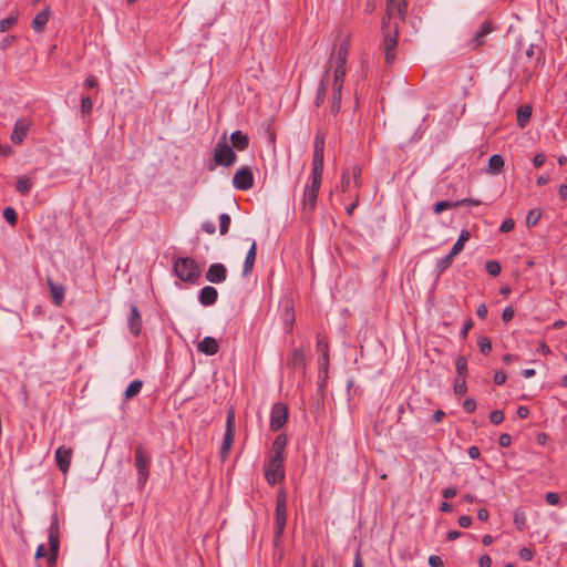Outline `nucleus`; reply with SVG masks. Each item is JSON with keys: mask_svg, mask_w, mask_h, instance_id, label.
<instances>
[{"mask_svg": "<svg viewBox=\"0 0 567 567\" xmlns=\"http://www.w3.org/2000/svg\"><path fill=\"white\" fill-rule=\"evenodd\" d=\"M202 229H203L205 233L209 234V235H213V234H215V231H216L215 224H214L213 221H210V220H206V221H204V223L202 224Z\"/></svg>", "mask_w": 567, "mask_h": 567, "instance_id": "obj_62", "label": "nucleus"}, {"mask_svg": "<svg viewBox=\"0 0 567 567\" xmlns=\"http://www.w3.org/2000/svg\"><path fill=\"white\" fill-rule=\"evenodd\" d=\"M16 39H17L16 35H8V37L3 38L0 42V49L7 50L16 41Z\"/></svg>", "mask_w": 567, "mask_h": 567, "instance_id": "obj_59", "label": "nucleus"}, {"mask_svg": "<svg viewBox=\"0 0 567 567\" xmlns=\"http://www.w3.org/2000/svg\"><path fill=\"white\" fill-rule=\"evenodd\" d=\"M486 271L493 276L496 277L501 274L502 267L501 264L496 260H489L485 265Z\"/></svg>", "mask_w": 567, "mask_h": 567, "instance_id": "obj_45", "label": "nucleus"}, {"mask_svg": "<svg viewBox=\"0 0 567 567\" xmlns=\"http://www.w3.org/2000/svg\"><path fill=\"white\" fill-rule=\"evenodd\" d=\"M231 142L233 150L236 148L238 151H245L249 146V137L247 134L241 131H235L230 134L229 137Z\"/></svg>", "mask_w": 567, "mask_h": 567, "instance_id": "obj_26", "label": "nucleus"}, {"mask_svg": "<svg viewBox=\"0 0 567 567\" xmlns=\"http://www.w3.org/2000/svg\"><path fill=\"white\" fill-rule=\"evenodd\" d=\"M456 204H457V207H461V206H478L482 203H481V200H477V199L464 198L461 200H456Z\"/></svg>", "mask_w": 567, "mask_h": 567, "instance_id": "obj_56", "label": "nucleus"}, {"mask_svg": "<svg viewBox=\"0 0 567 567\" xmlns=\"http://www.w3.org/2000/svg\"><path fill=\"white\" fill-rule=\"evenodd\" d=\"M386 1V10L383 19L386 21H395V6L399 0H385Z\"/></svg>", "mask_w": 567, "mask_h": 567, "instance_id": "obj_41", "label": "nucleus"}, {"mask_svg": "<svg viewBox=\"0 0 567 567\" xmlns=\"http://www.w3.org/2000/svg\"><path fill=\"white\" fill-rule=\"evenodd\" d=\"M532 116L530 106H520L517 111V123L519 127H525Z\"/></svg>", "mask_w": 567, "mask_h": 567, "instance_id": "obj_33", "label": "nucleus"}, {"mask_svg": "<svg viewBox=\"0 0 567 567\" xmlns=\"http://www.w3.org/2000/svg\"><path fill=\"white\" fill-rule=\"evenodd\" d=\"M326 134L318 131L313 143L312 172L323 173Z\"/></svg>", "mask_w": 567, "mask_h": 567, "instance_id": "obj_11", "label": "nucleus"}, {"mask_svg": "<svg viewBox=\"0 0 567 567\" xmlns=\"http://www.w3.org/2000/svg\"><path fill=\"white\" fill-rule=\"evenodd\" d=\"M441 493L444 498L450 499L457 495V489L455 487H446Z\"/></svg>", "mask_w": 567, "mask_h": 567, "instance_id": "obj_64", "label": "nucleus"}, {"mask_svg": "<svg viewBox=\"0 0 567 567\" xmlns=\"http://www.w3.org/2000/svg\"><path fill=\"white\" fill-rule=\"evenodd\" d=\"M142 388H143V381L134 380L126 388L125 398L128 400V399L136 396L141 392Z\"/></svg>", "mask_w": 567, "mask_h": 567, "instance_id": "obj_34", "label": "nucleus"}, {"mask_svg": "<svg viewBox=\"0 0 567 567\" xmlns=\"http://www.w3.org/2000/svg\"><path fill=\"white\" fill-rule=\"evenodd\" d=\"M455 255H452L450 251L445 257L441 258L436 262L435 271L437 272V276H441L453 262V259L455 258Z\"/></svg>", "mask_w": 567, "mask_h": 567, "instance_id": "obj_32", "label": "nucleus"}, {"mask_svg": "<svg viewBox=\"0 0 567 567\" xmlns=\"http://www.w3.org/2000/svg\"><path fill=\"white\" fill-rule=\"evenodd\" d=\"M519 557L525 560V561H529L533 559L534 557V554L532 551V549L527 548V547H524L519 550Z\"/></svg>", "mask_w": 567, "mask_h": 567, "instance_id": "obj_60", "label": "nucleus"}, {"mask_svg": "<svg viewBox=\"0 0 567 567\" xmlns=\"http://www.w3.org/2000/svg\"><path fill=\"white\" fill-rule=\"evenodd\" d=\"M231 218L228 214L223 213L219 215V233L226 235L229 230Z\"/></svg>", "mask_w": 567, "mask_h": 567, "instance_id": "obj_40", "label": "nucleus"}, {"mask_svg": "<svg viewBox=\"0 0 567 567\" xmlns=\"http://www.w3.org/2000/svg\"><path fill=\"white\" fill-rule=\"evenodd\" d=\"M457 207V204L456 202H450V200H442V202H437L434 207H433V212L439 215L441 214L442 212H444L445 209H450V208H455Z\"/></svg>", "mask_w": 567, "mask_h": 567, "instance_id": "obj_42", "label": "nucleus"}, {"mask_svg": "<svg viewBox=\"0 0 567 567\" xmlns=\"http://www.w3.org/2000/svg\"><path fill=\"white\" fill-rule=\"evenodd\" d=\"M349 187H350V173L348 171H346L342 174V178H341V190L343 193H346L349 190Z\"/></svg>", "mask_w": 567, "mask_h": 567, "instance_id": "obj_57", "label": "nucleus"}, {"mask_svg": "<svg viewBox=\"0 0 567 567\" xmlns=\"http://www.w3.org/2000/svg\"><path fill=\"white\" fill-rule=\"evenodd\" d=\"M173 270L176 277L184 282L195 284L202 271L198 262L190 257H179L174 261Z\"/></svg>", "mask_w": 567, "mask_h": 567, "instance_id": "obj_3", "label": "nucleus"}, {"mask_svg": "<svg viewBox=\"0 0 567 567\" xmlns=\"http://www.w3.org/2000/svg\"><path fill=\"white\" fill-rule=\"evenodd\" d=\"M288 442L286 434H279L272 442L270 453L268 456L285 460V449Z\"/></svg>", "mask_w": 567, "mask_h": 567, "instance_id": "obj_18", "label": "nucleus"}, {"mask_svg": "<svg viewBox=\"0 0 567 567\" xmlns=\"http://www.w3.org/2000/svg\"><path fill=\"white\" fill-rule=\"evenodd\" d=\"M48 539H49V558L48 563L51 566L55 565L59 555L60 548V527H59V518L58 515L54 514L51 517V524L48 529Z\"/></svg>", "mask_w": 567, "mask_h": 567, "instance_id": "obj_8", "label": "nucleus"}, {"mask_svg": "<svg viewBox=\"0 0 567 567\" xmlns=\"http://www.w3.org/2000/svg\"><path fill=\"white\" fill-rule=\"evenodd\" d=\"M542 217V210L538 208L530 209L526 216V225L528 227H534Z\"/></svg>", "mask_w": 567, "mask_h": 567, "instance_id": "obj_38", "label": "nucleus"}, {"mask_svg": "<svg viewBox=\"0 0 567 567\" xmlns=\"http://www.w3.org/2000/svg\"><path fill=\"white\" fill-rule=\"evenodd\" d=\"M429 565L431 567H444L443 559L437 555H432L429 557Z\"/></svg>", "mask_w": 567, "mask_h": 567, "instance_id": "obj_58", "label": "nucleus"}, {"mask_svg": "<svg viewBox=\"0 0 567 567\" xmlns=\"http://www.w3.org/2000/svg\"><path fill=\"white\" fill-rule=\"evenodd\" d=\"M321 178L322 173L311 172V184L305 187L302 196V210L306 213H311L316 208Z\"/></svg>", "mask_w": 567, "mask_h": 567, "instance_id": "obj_5", "label": "nucleus"}, {"mask_svg": "<svg viewBox=\"0 0 567 567\" xmlns=\"http://www.w3.org/2000/svg\"><path fill=\"white\" fill-rule=\"evenodd\" d=\"M514 227H515V221H514V219H512V218H507V219H505V220L501 224V226H499V231H501V233H509V231H512V230L514 229Z\"/></svg>", "mask_w": 567, "mask_h": 567, "instance_id": "obj_51", "label": "nucleus"}, {"mask_svg": "<svg viewBox=\"0 0 567 567\" xmlns=\"http://www.w3.org/2000/svg\"><path fill=\"white\" fill-rule=\"evenodd\" d=\"M29 131V123L24 120H18L14 124L13 132L11 134V141L14 144H20L25 138Z\"/></svg>", "mask_w": 567, "mask_h": 567, "instance_id": "obj_22", "label": "nucleus"}, {"mask_svg": "<svg viewBox=\"0 0 567 567\" xmlns=\"http://www.w3.org/2000/svg\"><path fill=\"white\" fill-rule=\"evenodd\" d=\"M284 321H285L286 330L288 332H290L292 330L293 322H295V313H293V308L289 305H287L285 308Z\"/></svg>", "mask_w": 567, "mask_h": 567, "instance_id": "obj_35", "label": "nucleus"}, {"mask_svg": "<svg viewBox=\"0 0 567 567\" xmlns=\"http://www.w3.org/2000/svg\"><path fill=\"white\" fill-rule=\"evenodd\" d=\"M476 401L472 398H467L464 402H463V409L467 412V413H473L475 410H476Z\"/></svg>", "mask_w": 567, "mask_h": 567, "instance_id": "obj_54", "label": "nucleus"}, {"mask_svg": "<svg viewBox=\"0 0 567 567\" xmlns=\"http://www.w3.org/2000/svg\"><path fill=\"white\" fill-rule=\"evenodd\" d=\"M514 524L518 530H523L525 528V515L523 513H515Z\"/></svg>", "mask_w": 567, "mask_h": 567, "instance_id": "obj_53", "label": "nucleus"}, {"mask_svg": "<svg viewBox=\"0 0 567 567\" xmlns=\"http://www.w3.org/2000/svg\"><path fill=\"white\" fill-rule=\"evenodd\" d=\"M467 391L466 380L463 377H457L454 384V392L456 395H463Z\"/></svg>", "mask_w": 567, "mask_h": 567, "instance_id": "obj_44", "label": "nucleus"}, {"mask_svg": "<svg viewBox=\"0 0 567 567\" xmlns=\"http://www.w3.org/2000/svg\"><path fill=\"white\" fill-rule=\"evenodd\" d=\"M205 278L212 284H221L227 278V269L220 262L212 264L206 271Z\"/></svg>", "mask_w": 567, "mask_h": 567, "instance_id": "obj_14", "label": "nucleus"}, {"mask_svg": "<svg viewBox=\"0 0 567 567\" xmlns=\"http://www.w3.org/2000/svg\"><path fill=\"white\" fill-rule=\"evenodd\" d=\"M288 421V408L284 403H275L270 413L271 431H279Z\"/></svg>", "mask_w": 567, "mask_h": 567, "instance_id": "obj_12", "label": "nucleus"}, {"mask_svg": "<svg viewBox=\"0 0 567 567\" xmlns=\"http://www.w3.org/2000/svg\"><path fill=\"white\" fill-rule=\"evenodd\" d=\"M50 16H51V11H50V8L47 7L44 8L41 12H39L32 20L31 22V27L32 29L38 32V33H41L44 31L45 29V25L50 19Z\"/></svg>", "mask_w": 567, "mask_h": 567, "instance_id": "obj_25", "label": "nucleus"}, {"mask_svg": "<svg viewBox=\"0 0 567 567\" xmlns=\"http://www.w3.org/2000/svg\"><path fill=\"white\" fill-rule=\"evenodd\" d=\"M504 167V158L499 154H494L488 159V173L498 174Z\"/></svg>", "mask_w": 567, "mask_h": 567, "instance_id": "obj_30", "label": "nucleus"}, {"mask_svg": "<svg viewBox=\"0 0 567 567\" xmlns=\"http://www.w3.org/2000/svg\"><path fill=\"white\" fill-rule=\"evenodd\" d=\"M128 329L132 334L137 337L142 330V316L135 303H131L130 315L127 318Z\"/></svg>", "mask_w": 567, "mask_h": 567, "instance_id": "obj_16", "label": "nucleus"}, {"mask_svg": "<svg viewBox=\"0 0 567 567\" xmlns=\"http://www.w3.org/2000/svg\"><path fill=\"white\" fill-rule=\"evenodd\" d=\"M545 499H546L547 504H549L551 506H556L560 502L559 495L557 493H555V492H548L545 495Z\"/></svg>", "mask_w": 567, "mask_h": 567, "instance_id": "obj_52", "label": "nucleus"}, {"mask_svg": "<svg viewBox=\"0 0 567 567\" xmlns=\"http://www.w3.org/2000/svg\"><path fill=\"white\" fill-rule=\"evenodd\" d=\"M237 155L231 146H229L225 136L219 140L214 147V161L216 165L231 166L236 163Z\"/></svg>", "mask_w": 567, "mask_h": 567, "instance_id": "obj_9", "label": "nucleus"}, {"mask_svg": "<svg viewBox=\"0 0 567 567\" xmlns=\"http://www.w3.org/2000/svg\"><path fill=\"white\" fill-rule=\"evenodd\" d=\"M361 174H362L361 167L359 165H354L352 168V176L354 179V185L357 187L361 186Z\"/></svg>", "mask_w": 567, "mask_h": 567, "instance_id": "obj_55", "label": "nucleus"}, {"mask_svg": "<svg viewBox=\"0 0 567 567\" xmlns=\"http://www.w3.org/2000/svg\"><path fill=\"white\" fill-rule=\"evenodd\" d=\"M491 423L498 425L504 421V412L502 410H494L489 414Z\"/></svg>", "mask_w": 567, "mask_h": 567, "instance_id": "obj_49", "label": "nucleus"}, {"mask_svg": "<svg viewBox=\"0 0 567 567\" xmlns=\"http://www.w3.org/2000/svg\"><path fill=\"white\" fill-rule=\"evenodd\" d=\"M287 365L291 370H303L306 367V355L301 349H296L288 359Z\"/></svg>", "mask_w": 567, "mask_h": 567, "instance_id": "obj_27", "label": "nucleus"}, {"mask_svg": "<svg viewBox=\"0 0 567 567\" xmlns=\"http://www.w3.org/2000/svg\"><path fill=\"white\" fill-rule=\"evenodd\" d=\"M383 41L381 49L384 53L386 64H392L396 58L399 43V22L382 20Z\"/></svg>", "mask_w": 567, "mask_h": 567, "instance_id": "obj_1", "label": "nucleus"}, {"mask_svg": "<svg viewBox=\"0 0 567 567\" xmlns=\"http://www.w3.org/2000/svg\"><path fill=\"white\" fill-rule=\"evenodd\" d=\"M348 58V47L346 43H341L336 52L332 53L329 65H331V69L333 68V84H332V91L333 92H341L344 83L346 78V63ZM328 66L327 69H329Z\"/></svg>", "mask_w": 567, "mask_h": 567, "instance_id": "obj_2", "label": "nucleus"}, {"mask_svg": "<svg viewBox=\"0 0 567 567\" xmlns=\"http://www.w3.org/2000/svg\"><path fill=\"white\" fill-rule=\"evenodd\" d=\"M409 2L404 0H399L395 6V20L404 21L408 13Z\"/></svg>", "mask_w": 567, "mask_h": 567, "instance_id": "obj_37", "label": "nucleus"}, {"mask_svg": "<svg viewBox=\"0 0 567 567\" xmlns=\"http://www.w3.org/2000/svg\"><path fill=\"white\" fill-rule=\"evenodd\" d=\"M330 71H331V66L329 69H326L321 76V80H320L318 89H317L316 97H315L316 106H320L324 102L326 94L328 91L329 81H330Z\"/></svg>", "mask_w": 567, "mask_h": 567, "instance_id": "obj_17", "label": "nucleus"}, {"mask_svg": "<svg viewBox=\"0 0 567 567\" xmlns=\"http://www.w3.org/2000/svg\"><path fill=\"white\" fill-rule=\"evenodd\" d=\"M71 460H72V449L60 446L55 451V462L59 467V470L66 474L71 466Z\"/></svg>", "mask_w": 567, "mask_h": 567, "instance_id": "obj_15", "label": "nucleus"}, {"mask_svg": "<svg viewBox=\"0 0 567 567\" xmlns=\"http://www.w3.org/2000/svg\"><path fill=\"white\" fill-rule=\"evenodd\" d=\"M233 185L240 190H248L254 186V174L248 166L238 169L233 178Z\"/></svg>", "mask_w": 567, "mask_h": 567, "instance_id": "obj_13", "label": "nucleus"}, {"mask_svg": "<svg viewBox=\"0 0 567 567\" xmlns=\"http://www.w3.org/2000/svg\"><path fill=\"white\" fill-rule=\"evenodd\" d=\"M33 186V182L28 176H20L16 183V190L20 195H28Z\"/></svg>", "mask_w": 567, "mask_h": 567, "instance_id": "obj_29", "label": "nucleus"}, {"mask_svg": "<svg viewBox=\"0 0 567 567\" xmlns=\"http://www.w3.org/2000/svg\"><path fill=\"white\" fill-rule=\"evenodd\" d=\"M514 316H515V309L512 306H507L503 310L502 320L505 323H507L513 319Z\"/></svg>", "mask_w": 567, "mask_h": 567, "instance_id": "obj_50", "label": "nucleus"}, {"mask_svg": "<svg viewBox=\"0 0 567 567\" xmlns=\"http://www.w3.org/2000/svg\"><path fill=\"white\" fill-rule=\"evenodd\" d=\"M197 350L205 355H214L218 352L219 346L215 338L205 337L202 341L198 342Z\"/></svg>", "mask_w": 567, "mask_h": 567, "instance_id": "obj_19", "label": "nucleus"}, {"mask_svg": "<svg viewBox=\"0 0 567 567\" xmlns=\"http://www.w3.org/2000/svg\"><path fill=\"white\" fill-rule=\"evenodd\" d=\"M3 217L11 226H14L18 221L17 212L12 207L4 208Z\"/></svg>", "mask_w": 567, "mask_h": 567, "instance_id": "obj_47", "label": "nucleus"}, {"mask_svg": "<svg viewBox=\"0 0 567 567\" xmlns=\"http://www.w3.org/2000/svg\"><path fill=\"white\" fill-rule=\"evenodd\" d=\"M48 287L50 289L51 297L53 299L54 305L61 306L64 301L65 289L62 285L55 284L52 278L48 277L47 279Z\"/></svg>", "mask_w": 567, "mask_h": 567, "instance_id": "obj_24", "label": "nucleus"}, {"mask_svg": "<svg viewBox=\"0 0 567 567\" xmlns=\"http://www.w3.org/2000/svg\"><path fill=\"white\" fill-rule=\"evenodd\" d=\"M512 443V437L509 434L507 433H503L499 435L498 437V444L502 446V447H507L509 446Z\"/></svg>", "mask_w": 567, "mask_h": 567, "instance_id": "obj_63", "label": "nucleus"}, {"mask_svg": "<svg viewBox=\"0 0 567 567\" xmlns=\"http://www.w3.org/2000/svg\"><path fill=\"white\" fill-rule=\"evenodd\" d=\"M93 109V102L90 96H83L81 100V113L87 115Z\"/></svg>", "mask_w": 567, "mask_h": 567, "instance_id": "obj_48", "label": "nucleus"}, {"mask_svg": "<svg viewBox=\"0 0 567 567\" xmlns=\"http://www.w3.org/2000/svg\"><path fill=\"white\" fill-rule=\"evenodd\" d=\"M256 256H257V245H256V241L252 240L251 246H250V248L246 255V258H245V262H244V267H243V276L246 277L251 274L254 266H255Z\"/></svg>", "mask_w": 567, "mask_h": 567, "instance_id": "obj_28", "label": "nucleus"}, {"mask_svg": "<svg viewBox=\"0 0 567 567\" xmlns=\"http://www.w3.org/2000/svg\"><path fill=\"white\" fill-rule=\"evenodd\" d=\"M455 369L458 377L466 378L467 375V360L465 357L460 355L455 361Z\"/></svg>", "mask_w": 567, "mask_h": 567, "instance_id": "obj_39", "label": "nucleus"}, {"mask_svg": "<svg viewBox=\"0 0 567 567\" xmlns=\"http://www.w3.org/2000/svg\"><path fill=\"white\" fill-rule=\"evenodd\" d=\"M19 16L18 14H11L4 19L0 20V33L8 31L13 25L18 23Z\"/></svg>", "mask_w": 567, "mask_h": 567, "instance_id": "obj_36", "label": "nucleus"}, {"mask_svg": "<svg viewBox=\"0 0 567 567\" xmlns=\"http://www.w3.org/2000/svg\"><path fill=\"white\" fill-rule=\"evenodd\" d=\"M316 349L321 355L319 359L320 365L327 369L329 364V346L324 337L321 334L317 336Z\"/></svg>", "mask_w": 567, "mask_h": 567, "instance_id": "obj_20", "label": "nucleus"}, {"mask_svg": "<svg viewBox=\"0 0 567 567\" xmlns=\"http://www.w3.org/2000/svg\"><path fill=\"white\" fill-rule=\"evenodd\" d=\"M287 523V494L284 489L277 493L275 509V538L280 539Z\"/></svg>", "mask_w": 567, "mask_h": 567, "instance_id": "obj_7", "label": "nucleus"}, {"mask_svg": "<svg viewBox=\"0 0 567 567\" xmlns=\"http://www.w3.org/2000/svg\"><path fill=\"white\" fill-rule=\"evenodd\" d=\"M285 460L268 456L264 464L265 478L271 486L285 480Z\"/></svg>", "mask_w": 567, "mask_h": 567, "instance_id": "obj_6", "label": "nucleus"}, {"mask_svg": "<svg viewBox=\"0 0 567 567\" xmlns=\"http://www.w3.org/2000/svg\"><path fill=\"white\" fill-rule=\"evenodd\" d=\"M235 435V412L233 409H229L226 417V430L223 439V444L220 446V457L225 460L229 455L230 447L234 442Z\"/></svg>", "mask_w": 567, "mask_h": 567, "instance_id": "obj_10", "label": "nucleus"}, {"mask_svg": "<svg viewBox=\"0 0 567 567\" xmlns=\"http://www.w3.org/2000/svg\"><path fill=\"white\" fill-rule=\"evenodd\" d=\"M217 298L218 292L213 286L202 288L198 296L199 302L205 307L213 306L217 301Z\"/></svg>", "mask_w": 567, "mask_h": 567, "instance_id": "obj_21", "label": "nucleus"}, {"mask_svg": "<svg viewBox=\"0 0 567 567\" xmlns=\"http://www.w3.org/2000/svg\"><path fill=\"white\" fill-rule=\"evenodd\" d=\"M471 238V234L468 230L464 229L461 231L458 239L454 244V246L451 249L452 255L457 256L463 249L465 243Z\"/></svg>", "mask_w": 567, "mask_h": 567, "instance_id": "obj_31", "label": "nucleus"}, {"mask_svg": "<svg viewBox=\"0 0 567 567\" xmlns=\"http://www.w3.org/2000/svg\"><path fill=\"white\" fill-rule=\"evenodd\" d=\"M507 375L504 371H496L494 374V382L497 385H502L506 382Z\"/></svg>", "mask_w": 567, "mask_h": 567, "instance_id": "obj_61", "label": "nucleus"}, {"mask_svg": "<svg viewBox=\"0 0 567 567\" xmlns=\"http://www.w3.org/2000/svg\"><path fill=\"white\" fill-rule=\"evenodd\" d=\"M152 457L143 444H137L134 452V467L137 472V488L144 489L151 475Z\"/></svg>", "mask_w": 567, "mask_h": 567, "instance_id": "obj_4", "label": "nucleus"}, {"mask_svg": "<svg viewBox=\"0 0 567 567\" xmlns=\"http://www.w3.org/2000/svg\"><path fill=\"white\" fill-rule=\"evenodd\" d=\"M341 99H342V93L341 92H333L332 91V102H331V107H330V112L332 114H338L339 113L340 107H341Z\"/></svg>", "mask_w": 567, "mask_h": 567, "instance_id": "obj_43", "label": "nucleus"}, {"mask_svg": "<svg viewBox=\"0 0 567 567\" xmlns=\"http://www.w3.org/2000/svg\"><path fill=\"white\" fill-rule=\"evenodd\" d=\"M494 30V27L491 21H484L477 32L475 33L472 43L473 48L477 49L484 44V39L487 34H489Z\"/></svg>", "mask_w": 567, "mask_h": 567, "instance_id": "obj_23", "label": "nucleus"}, {"mask_svg": "<svg viewBox=\"0 0 567 567\" xmlns=\"http://www.w3.org/2000/svg\"><path fill=\"white\" fill-rule=\"evenodd\" d=\"M477 346L483 354H487L492 350V341L488 337L485 336L478 339Z\"/></svg>", "mask_w": 567, "mask_h": 567, "instance_id": "obj_46", "label": "nucleus"}]
</instances>
